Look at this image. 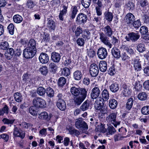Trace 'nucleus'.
Instances as JSON below:
<instances>
[{
	"label": "nucleus",
	"mask_w": 149,
	"mask_h": 149,
	"mask_svg": "<svg viewBox=\"0 0 149 149\" xmlns=\"http://www.w3.org/2000/svg\"><path fill=\"white\" fill-rule=\"evenodd\" d=\"M75 127L79 130H87L88 127L87 123L81 118H77L75 123Z\"/></svg>",
	"instance_id": "1"
},
{
	"label": "nucleus",
	"mask_w": 149,
	"mask_h": 149,
	"mask_svg": "<svg viewBox=\"0 0 149 149\" xmlns=\"http://www.w3.org/2000/svg\"><path fill=\"white\" fill-rule=\"evenodd\" d=\"M99 39L100 41L109 48H111L112 45L111 44L109 40V38L106 35L104 34V32H101L99 33Z\"/></svg>",
	"instance_id": "2"
},
{
	"label": "nucleus",
	"mask_w": 149,
	"mask_h": 149,
	"mask_svg": "<svg viewBox=\"0 0 149 149\" xmlns=\"http://www.w3.org/2000/svg\"><path fill=\"white\" fill-rule=\"evenodd\" d=\"M33 104L37 108H44L46 107V104L45 100L38 97L33 99Z\"/></svg>",
	"instance_id": "3"
},
{
	"label": "nucleus",
	"mask_w": 149,
	"mask_h": 149,
	"mask_svg": "<svg viewBox=\"0 0 149 149\" xmlns=\"http://www.w3.org/2000/svg\"><path fill=\"white\" fill-rule=\"evenodd\" d=\"M83 91L81 94L78 96H76L74 98V104L77 105H80L84 101L87 96V93H85Z\"/></svg>",
	"instance_id": "4"
},
{
	"label": "nucleus",
	"mask_w": 149,
	"mask_h": 149,
	"mask_svg": "<svg viewBox=\"0 0 149 149\" xmlns=\"http://www.w3.org/2000/svg\"><path fill=\"white\" fill-rule=\"evenodd\" d=\"M140 37V35L138 33L132 32L127 34L125 38L127 41L135 42Z\"/></svg>",
	"instance_id": "5"
},
{
	"label": "nucleus",
	"mask_w": 149,
	"mask_h": 149,
	"mask_svg": "<svg viewBox=\"0 0 149 149\" xmlns=\"http://www.w3.org/2000/svg\"><path fill=\"white\" fill-rule=\"evenodd\" d=\"M117 116L116 112L112 113L109 114L106 118L107 120L109 122L111 123L115 127H116L117 125H119L120 123L116 121Z\"/></svg>",
	"instance_id": "6"
},
{
	"label": "nucleus",
	"mask_w": 149,
	"mask_h": 149,
	"mask_svg": "<svg viewBox=\"0 0 149 149\" xmlns=\"http://www.w3.org/2000/svg\"><path fill=\"white\" fill-rule=\"evenodd\" d=\"M87 20V15L83 13H80L77 15L76 22L77 24L80 25L85 23Z\"/></svg>",
	"instance_id": "7"
},
{
	"label": "nucleus",
	"mask_w": 149,
	"mask_h": 149,
	"mask_svg": "<svg viewBox=\"0 0 149 149\" xmlns=\"http://www.w3.org/2000/svg\"><path fill=\"white\" fill-rule=\"evenodd\" d=\"M36 51L35 50L26 48L24 49L23 54L24 57L26 58H33L35 55Z\"/></svg>",
	"instance_id": "8"
},
{
	"label": "nucleus",
	"mask_w": 149,
	"mask_h": 149,
	"mask_svg": "<svg viewBox=\"0 0 149 149\" xmlns=\"http://www.w3.org/2000/svg\"><path fill=\"white\" fill-rule=\"evenodd\" d=\"M84 91L85 93H87V91L85 88L72 87L70 89V92L72 94L75 96H78L80 94H81L82 92Z\"/></svg>",
	"instance_id": "9"
},
{
	"label": "nucleus",
	"mask_w": 149,
	"mask_h": 149,
	"mask_svg": "<svg viewBox=\"0 0 149 149\" xmlns=\"http://www.w3.org/2000/svg\"><path fill=\"white\" fill-rule=\"evenodd\" d=\"M97 54L98 57L101 59H103L106 58L108 55L107 49L103 47L98 49Z\"/></svg>",
	"instance_id": "10"
},
{
	"label": "nucleus",
	"mask_w": 149,
	"mask_h": 149,
	"mask_svg": "<svg viewBox=\"0 0 149 149\" xmlns=\"http://www.w3.org/2000/svg\"><path fill=\"white\" fill-rule=\"evenodd\" d=\"M98 66L95 64L91 65L90 68V73L91 76L95 77L97 76L99 73Z\"/></svg>",
	"instance_id": "11"
},
{
	"label": "nucleus",
	"mask_w": 149,
	"mask_h": 149,
	"mask_svg": "<svg viewBox=\"0 0 149 149\" xmlns=\"http://www.w3.org/2000/svg\"><path fill=\"white\" fill-rule=\"evenodd\" d=\"M100 91L97 85H96L92 90L91 94V97L93 99H96L99 96Z\"/></svg>",
	"instance_id": "12"
},
{
	"label": "nucleus",
	"mask_w": 149,
	"mask_h": 149,
	"mask_svg": "<svg viewBox=\"0 0 149 149\" xmlns=\"http://www.w3.org/2000/svg\"><path fill=\"white\" fill-rule=\"evenodd\" d=\"M25 132L21 129H18L17 127H15L14 129L13 135L15 136L19 137L23 139L25 136Z\"/></svg>",
	"instance_id": "13"
},
{
	"label": "nucleus",
	"mask_w": 149,
	"mask_h": 149,
	"mask_svg": "<svg viewBox=\"0 0 149 149\" xmlns=\"http://www.w3.org/2000/svg\"><path fill=\"white\" fill-rule=\"evenodd\" d=\"M139 57L136 56L134 59L132 63L135 70L137 71L141 70V67Z\"/></svg>",
	"instance_id": "14"
},
{
	"label": "nucleus",
	"mask_w": 149,
	"mask_h": 149,
	"mask_svg": "<svg viewBox=\"0 0 149 149\" xmlns=\"http://www.w3.org/2000/svg\"><path fill=\"white\" fill-rule=\"evenodd\" d=\"M125 18V22L128 24L132 25V23L135 19L134 16L131 13H127Z\"/></svg>",
	"instance_id": "15"
},
{
	"label": "nucleus",
	"mask_w": 149,
	"mask_h": 149,
	"mask_svg": "<svg viewBox=\"0 0 149 149\" xmlns=\"http://www.w3.org/2000/svg\"><path fill=\"white\" fill-rule=\"evenodd\" d=\"M40 62L42 64L47 63L49 61V58L47 54L45 53H42L39 58Z\"/></svg>",
	"instance_id": "16"
},
{
	"label": "nucleus",
	"mask_w": 149,
	"mask_h": 149,
	"mask_svg": "<svg viewBox=\"0 0 149 149\" xmlns=\"http://www.w3.org/2000/svg\"><path fill=\"white\" fill-rule=\"evenodd\" d=\"M102 31L104 32V34L108 37H111L113 33V31L111 26L109 25H107L103 27L102 29Z\"/></svg>",
	"instance_id": "17"
},
{
	"label": "nucleus",
	"mask_w": 149,
	"mask_h": 149,
	"mask_svg": "<svg viewBox=\"0 0 149 149\" xmlns=\"http://www.w3.org/2000/svg\"><path fill=\"white\" fill-rule=\"evenodd\" d=\"M51 58L54 62L58 63L61 59V56L59 54L54 52L51 54Z\"/></svg>",
	"instance_id": "18"
},
{
	"label": "nucleus",
	"mask_w": 149,
	"mask_h": 149,
	"mask_svg": "<svg viewBox=\"0 0 149 149\" xmlns=\"http://www.w3.org/2000/svg\"><path fill=\"white\" fill-rule=\"evenodd\" d=\"M111 53L112 55L116 58H119L121 56L120 50L116 47L112 48Z\"/></svg>",
	"instance_id": "19"
},
{
	"label": "nucleus",
	"mask_w": 149,
	"mask_h": 149,
	"mask_svg": "<svg viewBox=\"0 0 149 149\" xmlns=\"http://www.w3.org/2000/svg\"><path fill=\"white\" fill-rule=\"evenodd\" d=\"M99 67L100 71L102 72H105L107 69V64L106 61H101L99 64Z\"/></svg>",
	"instance_id": "20"
},
{
	"label": "nucleus",
	"mask_w": 149,
	"mask_h": 149,
	"mask_svg": "<svg viewBox=\"0 0 149 149\" xmlns=\"http://www.w3.org/2000/svg\"><path fill=\"white\" fill-rule=\"evenodd\" d=\"M26 48L36 51V42L35 40L32 39L30 40L27 45V47Z\"/></svg>",
	"instance_id": "21"
},
{
	"label": "nucleus",
	"mask_w": 149,
	"mask_h": 149,
	"mask_svg": "<svg viewBox=\"0 0 149 149\" xmlns=\"http://www.w3.org/2000/svg\"><path fill=\"white\" fill-rule=\"evenodd\" d=\"M57 105L58 108L62 111H64L66 108V103L64 100H59L58 101Z\"/></svg>",
	"instance_id": "22"
},
{
	"label": "nucleus",
	"mask_w": 149,
	"mask_h": 149,
	"mask_svg": "<svg viewBox=\"0 0 149 149\" xmlns=\"http://www.w3.org/2000/svg\"><path fill=\"white\" fill-rule=\"evenodd\" d=\"M90 105V102L88 100L85 101L80 107L82 111H84L88 109Z\"/></svg>",
	"instance_id": "23"
},
{
	"label": "nucleus",
	"mask_w": 149,
	"mask_h": 149,
	"mask_svg": "<svg viewBox=\"0 0 149 149\" xmlns=\"http://www.w3.org/2000/svg\"><path fill=\"white\" fill-rule=\"evenodd\" d=\"M118 104L117 101L115 99H112L109 101V105L110 108L112 109L116 108Z\"/></svg>",
	"instance_id": "24"
},
{
	"label": "nucleus",
	"mask_w": 149,
	"mask_h": 149,
	"mask_svg": "<svg viewBox=\"0 0 149 149\" xmlns=\"http://www.w3.org/2000/svg\"><path fill=\"white\" fill-rule=\"evenodd\" d=\"M82 76V74L80 70L75 71L73 73V77L76 80H80Z\"/></svg>",
	"instance_id": "25"
},
{
	"label": "nucleus",
	"mask_w": 149,
	"mask_h": 149,
	"mask_svg": "<svg viewBox=\"0 0 149 149\" xmlns=\"http://www.w3.org/2000/svg\"><path fill=\"white\" fill-rule=\"evenodd\" d=\"M105 16L104 19L109 22L111 21L113 15V14L109 12H106L104 13Z\"/></svg>",
	"instance_id": "26"
},
{
	"label": "nucleus",
	"mask_w": 149,
	"mask_h": 149,
	"mask_svg": "<svg viewBox=\"0 0 149 149\" xmlns=\"http://www.w3.org/2000/svg\"><path fill=\"white\" fill-rule=\"evenodd\" d=\"M110 89L111 91L115 93L116 92L119 88V85L116 83L111 84L110 87Z\"/></svg>",
	"instance_id": "27"
},
{
	"label": "nucleus",
	"mask_w": 149,
	"mask_h": 149,
	"mask_svg": "<svg viewBox=\"0 0 149 149\" xmlns=\"http://www.w3.org/2000/svg\"><path fill=\"white\" fill-rule=\"evenodd\" d=\"M23 80L26 81L27 83H30V86L32 85L33 86V81H32L34 79L29 78V76L28 74H25L23 76Z\"/></svg>",
	"instance_id": "28"
},
{
	"label": "nucleus",
	"mask_w": 149,
	"mask_h": 149,
	"mask_svg": "<svg viewBox=\"0 0 149 149\" xmlns=\"http://www.w3.org/2000/svg\"><path fill=\"white\" fill-rule=\"evenodd\" d=\"M134 102L133 99L132 98H130L126 104V108L128 110L131 109L133 104Z\"/></svg>",
	"instance_id": "29"
},
{
	"label": "nucleus",
	"mask_w": 149,
	"mask_h": 149,
	"mask_svg": "<svg viewBox=\"0 0 149 149\" xmlns=\"http://www.w3.org/2000/svg\"><path fill=\"white\" fill-rule=\"evenodd\" d=\"M13 19L14 22L16 23H20L23 21L22 17L19 15H14Z\"/></svg>",
	"instance_id": "30"
},
{
	"label": "nucleus",
	"mask_w": 149,
	"mask_h": 149,
	"mask_svg": "<svg viewBox=\"0 0 149 149\" xmlns=\"http://www.w3.org/2000/svg\"><path fill=\"white\" fill-rule=\"evenodd\" d=\"M102 98L105 101H107L109 99V93L108 91L106 89H104L102 93Z\"/></svg>",
	"instance_id": "31"
},
{
	"label": "nucleus",
	"mask_w": 149,
	"mask_h": 149,
	"mask_svg": "<svg viewBox=\"0 0 149 149\" xmlns=\"http://www.w3.org/2000/svg\"><path fill=\"white\" fill-rule=\"evenodd\" d=\"M47 27L51 30H54L55 28L54 22L52 19H49L47 23Z\"/></svg>",
	"instance_id": "32"
},
{
	"label": "nucleus",
	"mask_w": 149,
	"mask_h": 149,
	"mask_svg": "<svg viewBox=\"0 0 149 149\" xmlns=\"http://www.w3.org/2000/svg\"><path fill=\"white\" fill-rule=\"evenodd\" d=\"M78 11V9L76 6H72L71 14L70 16V17L72 19L74 18Z\"/></svg>",
	"instance_id": "33"
},
{
	"label": "nucleus",
	"mask_w": 149,
	"mask_h": 149,
	"mask_svg": "<svg viewBox=\"0 0 149 149\" xmlns=\"http://www.w3.org/2000/svg\"><path fill=\"white\" fill-rule=\"evenodd\" d=\"M14 98L15 101L17 102H20L22 101V96L19 93H16L14 94Z\"/></svg>",
	"instance_id": "34"
},
{
	"label": "nucleus",
	"mask_w": 149,
	"mask_h": 149,
	"mask_svg": "<svg viewBox=\"0 0 149 149\" xmlns=\"http://www.w3.org/2000/svg\"><path fill=\"white\" fill-rule=\"evenodd\" d=\"M147 97V95L145 92H142L139 93L138 95L139 99L142 101L146 100Z\"/></svg>",
	"instance_id": "35"
},
{
	"label": "nucleus",
	"mask_w": 149,
	"mask_h": 149,
	"mask_svg": "<svg viewBox=\"0 0 149 149\" xmlns=\"http://www.w3.org/2000/svg\"><path fill=\"white\" fill-rule=\"evenodd\" d=\"M37 93L40 96H42L45 95L46 91L45 88L42 87L40 86L37 89Z\"/></svg>",
	"instance_id": "36"
},
{
	"label": "nucleus",
	"mask_w": 149,
	"mask_h": 149,
	"mask_svg": "<svg viewBox=\"0 0 149 149\" xmlns=\"http://www.w3.org/2000/svg\"><path fill=\"white\" fill-rule=\"evenodd\" d=\"M46 93L47 95L49 97H53L54 96V92L53 89L49 87L47 88L46 90Z\"/></svg>",
	"instance_id": "37"
},
{
	"label": "nucleus",
	"mask_w": 149,
	"mask_h": 149,
	"mask_svg": "<svg viewBox=\"0 0 149 149\" xmlns=\"http://www.w3.org/2000/svg\"><path fill=\"white\" fill-rule=\"evenodd\" d=\"M0 47L2 49L6 50L9 48V45L8 42L5 41L1 43Z\"/></svg>",
	"instance_id": "38"
},
{
	"label": "nucleus",
	"mask_w": 149,
	"mask_h": 149,
	"mask_svg": "<svg viewBox=\"0 0 149 149\" xmlns=\"http://www.w3.org/2000/svg\"><path fill=\"white\" fill-rule=\"evenodd\" d=\"M137 49L139 52H143L145 50V45L143 44H139L137 46Z\"/></svg>",
	"instance_id": "39"
},
{
	"label": "nucleus",
	"mask_w": 149,
	"mask_h": 149,
	"mask_svg": "<svg viewBox=\"0 0 149 149\" xmlns=\"http://www.w3.org/2000/svg\"><path fill=\"white\" fill-rule=\"evenodd\" d=\"M91 1V0H82L81 3L85 8H87L90 5Z\"/></svg>",
	"instance_id": "40"
},
{
	"label": "nucleus",
	"mask_w": 149,
	"mask_h": 149,
	"mask_svg": "<svg viewBox=\"0 0 149 149\" xmlns=\"http://www.w3.org/2000/svg\"><path fill=\"white\" fill-rule=\"evenodd\" d=\"M49 68L51 71L54 73L57 70V66L54 63H51L49 65Z\"/></svg>",
	"instance_id": "41"
},
{
	"label": "nucleus",
	"mask_w": 149,
	"mask_h": 149,
	"mask_svg": "<svg viewBox=\"0 0 149 149\" xmlns=\"http://www.w3.org/2000/svg\"><path fill=\"white\" fill-rule=\"evenodd\" d=\"M66 82L65 79L64 77H62L59 79L58 84L59 86H62L65 84Z\"/></svg>",
	"instance_id": "42"
},
{
	"label": "nucleus",
	"mask_w": 149,
	"mask_h": 149,
	"mask_svg": "<svg viewBox=\"0 0 149 149\" xmlns=\"http://www.w3.org/2000/svg\"><path fill=\"white\" fill-rule=\"evenodd\" d=\"M140 31L142 35H146L148 32V29L147 27L145 26H141L140 28Z\"/></svg>",
	"instance_id": "43"
},
{
	"label": "nucleus",
	"mask_w": 149,
	"mask_h": 149,
	"mask_svg": "<svg viewBox=\"0 0 149 149\" xmlns=\"http://www.w3.org/2000/svg\"><path fill=\"white\" fill-rule=\"evenodd\" d=\"M77 43L78 46H83L85 44L84 40L81 38H79L77 40Z\"/></svg>",
	"instance_id": "44"
},
{
	"label": "nucleus",
	"mask_w": 149,
	"mask_h": 149,
	"mask_svg": "<svg viewBox=\"0 0 149 149\" xmlns=\"http://www.w3.org/2000/svg\"><path fill=\"white\" fill-rule=\"evenodd\" d=\"M134 88L136 91H139L141 90L142 88V84L139 82H136L134 84Z\"/></svg>",
	"instance_id": "45"
},
{
	"label": "nucleus",
	"mask_w": 149,
	"mask_h": 149,
	"mask_svg": "<svg viewBox=\"0 0 149 149\" xmlns=\"http://www.w3.org/2000/svg\"><path fill=\"white\" fill-rule=\"evenodd\" d=\"M48 117L47 112H41L39 115V118L42 119H46Z\"/></svg>",
	"instance_id": "46"
},
{
	"label": "nucleus",
	"mask_w": 149,
	"mask_h": 149,
	"mask_svg": "<svg viewBox=\"0 0 149 149\" xmlns=\"http://www.w3.org/2000/svg\"><path fill=\"white\" fill-rule=\"evenodd\" d=\"M62 73L63 75L65 76H67L70 74V70L67 68H64L62 70Z\"/></svg>",
	"instance_id": "47"
},
{
	"label": "nucleus",
	"mask_w": 149,
	"mask_h": 149,
	"mask_svg": "<svg viewBox=\"0 0 149 149\" xmlns=\"http://www.w3.org/2000/svg\"><path fill=\"white\" fill-rule=\"evenodd\" d=\"M47 67L46 66L41 67L40 69V71L43 75H46L48 73Z\"/></svg>",
	"instance_id": "48"
},
{
	"label": "nucleus",
	"mask_w": 149,
	"mask_h": 149,
	"mask_svg": "<svg viewBox=\"0 0 149 149\" xmlns=\"http://www.w3.org/2000/svg\"><path fill=\"white\" fill-rule=\"evenodd\" d=\"M69 133L71 135L76 136L80 134L78 130L74 129H70L69 130Z\"/></svg>",
	"instance_id": "49"
},
{
	"label": "nucleus",
	"mask_w": 149,
	"mask_h": 149,
	"mask_svg": "<svg viewBox=\"0 0 149 149\" xmlns=\"http://www.w3.org/2000/svg\"><path fill=\"white\" fill-rule=\"evenodd\" d=\"M9 33L11 35H13L14 33V26L13 24H10L8 26L7 28Z\"/></svg>",
	"instance_id": "50"
},
{
	"label": "nucleus",
	"mask_w": 149,
	"mask_h": 149,
	"mask_svg": "<svg viewBox=\"0 0 149 149\" xmlns=\"http://www.w3.org/2000/svg\"><path fill=\"white\" fill-rule=\"evenodd\" d=\"M132 24L133 25L135 28H138L141 25V23L139 20H138L136 21H133Z\"/></svg>",
	"instance_id": "51"
},
{
	"label": "nucleus",
	"mask_w": 149,
	"mask_h": 149,
	"mask_svg": "<svg viewBox=\"0 0 149 149\" xmlns=\"http://www.w3.org/2000/svg\"><path fill=\"white\" fill-rule=\"evenodd\" d=\"M90 32L88 31H86L84 33V34L83 35V39H85L86 41L88 40L90 38Z\"/></svg>",
	"instance_id": "52"
},
{
	"label": "nucleus",
	"mask_w": 149,
	"mask_h": 149,
	"mask_svg": "<svg viewBox=\"0 0 149 149\" xmlns=\"http://www.w3.org/2000/svg\"><path fill=\"white\" fill-rule=\"evenodd\" d=\"M116 132L115 129L113 126H109L108 128L107 133L109 134L112 135Z\"/></svg>",
	"instance_id": "53"
},
{
	"label": "nucleus",
	"mask_w": 149,
	"mask_h": 149,
	"mask_svg": "<svg viewBox=\"0 0 149 149\" xmlns=\"http://www.w3.org/2000/svg\"><path fill=\"white\" fill-rule=\"evenodd\" d=\"M82 32L83 30L82 28L80 27H78L75 31V35L77 37L79 36Z\"/></svg>",
	"instance_id": "54"
},
{
	"label": "nucleus",
	"mask_w": 149,
	"mask_h": 149,
	"mask_svg": "<svg viewBox=\"0 0 149 149\" xmlns=\"http://www.w3.org/2000/svg\"><path fill=\"white\" fill-rule=\"evenodd\" d=\"M95 52L93 49H88V54L90 57L93 58L95 56Z\"/></svg>",
	"instance_id": "55"
},
{
	"label": "nucleus",
	"mask_w": 149,
	"mask_h": 149,
	"mask_svg": "<svg viewBox=\"0 0 149 149\" xmlns=\"http://www.w3.org/2000/svg\"><path fill=\"white\" fill-rule=\"evenodd\" d=\"M109 74L111 76L113 75L116 73V69L114 66L111 67L108 70Z\"/></svg>",
	"instance_id": "56"
},
{
	"label": "nucleus",
	"mask_w": 149,
	"mask_h": 149,
	"mask_svg": "<svg viewBox=\"0 0 149 149\" xmlns=\"http://www.w3.org/2000/svg\"><path fill=\"white\" fill-rule=\"evenodd\" d=\"M35 5V3L33 0H28L27 3V7L30 8H33Z\"/></svg>",
	"instance_id": "57"
},
{
	"label": "nucleus",
	"mask_w": 149,
	"mask_h": 149,
	"mask_svg": "<svg viewBox=\"0 0 149 149\" xmlns=\"http://www.w3.org/2000/svg\"><path fill=\"white\" fill-rule=\"evenodd\" d=\"M68 4L67 2L63 4L62 8L63 9L60 11L66 13L67 12V9L68 8Z\"/></svg>",
	"instance_id": "58"
},
{
	"label": "nucleus",
	"mask_w": 149,
	"mask_h": 149,
	"mask_svg": "<svg viewBox=\"0 0 149 149\" xmlns=\"http://www.w3.org/2000/svg\"><path fill=\"white\" fill-rule=\"evenodd\" d=\"M138 2L140 4L141 6L143 7L147 6L148 4L146 0H139Z\"/></svg>",
	"instance_id": "59"
},
{
	"label": "nucleus",
	"mask_w": 149,
	"mask_h": 149,
	"mask_svg": "<svg viewBox=\"0 0 149 149\" xmlns=\"http://www.w3.org/2000/svg\"><path fill=\"white\" fill-rule=\"evenodd\" d=\"M22 51L19 47H18L15 49L14 55L15 56H19L21 54Z\"/></svg>",
	"instance_id": "60"
},
{
	"label": "nucleus",
	"mask_w": 149,
	"mask_h": 149,
	"mask_svg": "<svg viewBox=\"0 0 149 149\" xmlns=\"http://www.w3.org/2000/svg\"><path fill=\"white\" fill-rule=\"evenodd\" d=\"M14 120H9L7 118H4L3 120V123L6 124H12L14 122Z\"/></svg>",
	"instance_id": "61"
},
{
	"label": "nucleus",
	"mask_w": 149,
	"mask_h": 149,
	"mask_svg": "<svg viewBox=\"0 0 149 149\" xmlns=\"http://www.w3.org/2000/svg\"><path fill=\"white\" fill-rule=\"evenodd\" d=\"M130 88H127L126 90H123L122 92L123 95L126 97L129 96L130 94L131 91Z\"/></svg>",
	"instance_id": "62"
},
{
	"label": "nucleus",
	"mask_w": 149,
	"mask_h": 149,
	"mask_svg": "<svg viewBox=\"0 0 149 149\" xmlns=\"http://www.w3.org/2000/svg\"><path fill=\"white\" fill-rule=\"evenodd\" d=\"M96 131L99 132H104V127L102 124H101L100 126H98L96 129Z\"/></svg>",
	"instance_id": "63"
},
{
	"label": "nucleus",
	"mask_w": 149,
	"mask_h": 149,
	"mask_svg": "<svg viewBox=\"0 0 149 149\" xmlns=\"http://www.w3.org/2000/svg\"><path fill=\"white\" fill-rule=\"evenodd\" d=\"M144 88L147 91L149 90V80L146 81L143 84Z\"/></svg>",
	"instance_id": "64"
}]
</instances>
